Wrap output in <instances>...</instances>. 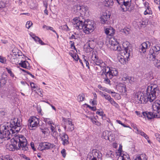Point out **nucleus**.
<instances>
[{
    "label": "nucleus",
    "instance_id": "obj_47",
    "mask_svg": "<svg viewBox=\"0 0 160 160\" xmlns=\"http://www.w3.org/2000/svg\"><path fill=\"white\" fill-rule=\"evenodd\" d=\"M98 87L102 91H105L107 92H108V90L106 88H103L101 85H98Z\"/></svg>",
    "mask_w": 160,
    "mask_h": 160
},
{
    "label": "nucleus",
    "instance_id": "obj_18",
    "mask_svg": "<svg viewBox=\"0 0 160 160\" xmlns=\"http://www.w3.org/2000/svg\"><path fill=\"white\" fill-rule=\"evenodd\" d=\"M106 34L108 36H112L114 33V30L111 27L106 28L105 30Z\"/></svg>",
    "mask_w": 160,
    "mask_h": 160
},
{
    "label": "nucleus",
    "instance_id": "obj_62",
    "mask_svg": "<svg viewBox=\"0 0 160 160\" xmlns=\"http://www.w3.org/2000/svg\"><path fill=\"white\" fill-rule=\"evenodd\" d=\"M31 146L32 148L35 151V148H34V144L33 142H31L30 143Z\"/></svg>",
    "mask_w": 160,
    "mask_h": 160
},
{
    "label": "nucleus",
    "instance_id": "obj_35",
    "mask_svg": "<svg viewBox=\"0 0 160 160\" xmlns=\"http://www.w3.org/2000/svg\"><path fill=\"white\" fill-rule=\"evenodd\" d=\"M108 133L107 131H105L103 132L102 133V136L103 138L106 140H108L110 141V138L108 135H107V134Z\"/></svg>",
    "mask_w": 160,
    "mask_h": 160
},
{
    "label": "nucleus",
    "instance_id": "obj_64",
    "mask_svg": "<svg viewBox=\"0 0 160 160\" xmlns=\"http://www.w3.org/2000/svg\"><path fill=\"white\" fill-rule=\"evenodd\" d=\"M154 2L157 5L160 4V0H154Z\"/></svg>",
    "mask_w": 160,
    "mask_h": 160
},
{
    "label": "nucleus",
    "instance_id": "obj_42",
    "mask_svg": "<svg viewBox=\"0 0 160 160\" xmlns=\"http://www.w3.org/2000/svg\"><path fill=\"white\" fill-rule=\"evenodd\" d=\"M51 134L55 138H57L58 136V133L56 131V130L51 132Z\"/></svg>",
    "mask_w": 160,
    "mask_h": 160
},
{
    "label": "nucleus",
    "instance_id": "obj_37",
    "mask_svg": "<svg viewBox=\"0 0 160 160\" xmlns=\"http://www.w3.org/2000/svg\"><path fill=\"white\" fill-rule=\"evenodd\" d=\"M155 117V112H148L147 118L148 119H151Z\"/></svg>",
    "mask_w": 160,
    "mask_h": 160
},
{
    "label": "nucleus",
    "instance_id": "obj_29",
    "mask_svg": "<svg viewBox=\"0 0 160 160\" xmlns=\"http://www.w3.org/2000/svg\"><path fill=\"white\" fill-rule=\"evenodd\" d=\"M32 38L34 39L35 41L36 42H38L39 43H40L41 45H45V43L43 42L42 41L41 39L38 38V37L35 36L34 38L33 37Z\"/></svg>",
    "mask_w": 160,
    "mask_h": 160
},
{
    "label": "nucleus",
    "instance_id": "obj_10",
    "mask_svg": "<svg viewBox=\"0 0 160 160\" xmlns=\"http://www.w3.org/2000/svg\"><path fill=\"white\" fill-rule=\"evenodd\" d=\"M21 125L20 119H15L11 121L10 127L11 128L14 130L15 132H18L20 130V127Z\"/></svg>",
    "mask_w": 160,
    "mask_h": 160
},
{
    "label": "nucleus",
    "instance_id": "obj_26",
    "mask_svg": "<svg viewBox=\"0 0 160 160\" xmlns=\"http://www.w3.org/2000/svg\"><path fill=\"white\" fill-rule=\"evenodd\" d=\"M99 92V94L101 96L104 97L108 101H109L111 98V96L107 93H104L101 91H100Z\"/></svg>",
    "mask_w": 160,
    "mask_h": 160
},
{
    "label": "nucleus",
    "instance_id": "obj_63",
    "mask_svg": "<svg viewBox=\"0 0 160 160\" xmlns=\"http://www.w3.org/2000/svg\"><path fill=\"white\" fill-rule=\"evenodd\" d=\"M22 157L24 158H25L27 160H30V159L26 156L25 155L22 154Z\"/></svg>",
    "mask_w": 160,
    "mask_h": 160
},
{
    "label": "nucleus",
    "instance_id": "obj_1",
    "mask_svg": "<svg viewBox=\"0 0 160 160\" xmlns=\"http://www.w3.org/2000/svg\"><path fill=\"white\" fill-rule=\"evenodd\" d=\"M129 44L128 42H125L122 44V48L119 46L117 40L114 38H111L109 42V48L110 49L113 51H118L121 52V56L119 57L118 59L119 62L122 64L126 63V59L128 61V59L132 53V49L130 46H128Z\"/></svg>",
    "mask_w": 160,
    "mask_h": 160
},
{
    "label": "nucleus",
    "instance_id": "obj_50",
    "mask_svg": "<svg viewBox=\"0 0 160 160\" xmlns=\"http://www.w3.org/2000/svg\"><path fill=\"white\" fill-rule=\"evenodd\" d=\"M0 62L5 63L6 62V59L5 58L0 56Z\"/></svg>",
    "mask_w": 160,
    "mask_h": 160
},
{
    "label": "nucleus",
    "instance_id": "obj_36",
    "mask_svg": "<svg viewBox=\"0 0 160 160\" xmlns=\"http://www.w3.org/2000/svg\"><path fill=\"white\" fill-rule=\"evenodd\" d=\"M96 114L101 116V118L102 120H104L105 119V115L104 114L103 112L97 111L96 112Z\"/></svg>",
    "mask_w": 160,
    "mask_h": 160
},
{
    "label": "nucleus",
    "instance_id": "obj_14",
    "mask_svg": "<svg viewBox=\"0 0 160 160\" xmlns=\"http://www.w3.org/2000/svg\"><path fill=\"white\" fill-rule=\"evenodd\" d=\"M110 15L108 14L107 12H103L101 17V23L103 24L105 23L110 18Z\"/></svg>",
    "mask_w": 160,
    "mask_h": 160
},
{
    "label": "nucleus",
    "instance_id": "obj_43",
    "mask_svg": "<svg viewBox=\"0 0 160 160\" xmlns=\"http://www.w3.org/2000/svg\"><path fill=\"white\" fill-rule=\"evenodd\" d=\"M32 25V23L31 21H28L26 25V28L29 29Z\"/></svg>",
    "mask_w": 160,
    "mask_h": 160
},
{
    "label": "nucleus",
    "instance_id": "obj_48",
    "mask_svg": "<svg viewBox=\"0 0 160 160\" xmlns=\"http://www.w3.org/2000/svg\"><path fill=\"white\" fill-rule=\"evenodd\" d=\"M6 83V81L5 79L1 78L0 79V86L1 87L2 86Z\"/></svg>",
    "mask_w": 160,
    "mask_h": 160
},
{
    "label": "nucleus",
    "instance_id": "obj_51",
    "mask_svg": "<svg viewBox=\"0 0 160 160\" xmlns=\"http://www.w3.org/2000/svg\"><path fill=\"white\" fill-rule=\"evenodd\" d=\"M1 115L3 116L7 114V112L5 110H2L0 111Z\"/></svg>",
    "mask_w": 160,
    "mask_h": 160
},
{
    "label": "nucleus",
    "instance_id": "obj_3",
    "mask_svg": "<svg viewBox=\"0 0 160 160\" xmlns=\"http://www.w3.org/2000/svg\"><path fill=\"white\" fill-rule=\"evenodd\" d=\"M91 60L90 63L94 65L99 66L101 68H105L104 70H103L102 74L103 73L105 76L109 78H112L114 76H116L118 75V72L115 68H110L104 62L100 59H99L97 55V52L93 51L92 52Z\"/></svg>",
    "mask_w": 160,
    "mask_h": 160
},
{
    "label": "nucleus",
    "instance_id": "obj_56",
    "mask_svg": "<svg viewBox=\"0 0 160 160\" xmlns=\"http://www.w3.org/2000/svg\"><path fill=\"white\" fill-rule=\"evenodd\" d=\"M88 46L87 47V49L88 50L89 52H90L93 49V48L91 46H90V43H89L88 44Z\"/></svg>",
    "mask_w": 160,
    "mask_h": 160
},
{
    "label": "nucleus",
    "instance_id": "obj_58",
    "mask_svg": "<svg viewBox=\"0 0 160 160\" xmlns=\"http://www.w3.org/2000/svg\"><path fill=\"white\" fill-rule=\"evenodd\" d=\"M120 88H121V89L122 90V92H125L126 91V87L125 85H122V86H121Z\"/></svg>",
    "mask_w": 160,
    "mask_h": 160
},
{
    "label": "nucleus",
    "instance_id": "obj_44",
    "mask_svg": "<svg viewBox=\"0 0 160 160\" xmlns=\"http://www.w3.org/2000/svg\"><path fill=\"white\" fill-rule=\"evenodd\" d=\"M155 64L158 68H160V60H155Z\"/></svg>",
    "mask_w": 160,
    "mask_h": 160
},
{
    "label": "nucleus",
    "instance_id": "obj_13",
    "mask_svg": "<svg viewBox=\"0 0 160 160\" xmlns=\"http://www.w3.org/2000/svg\"><path fill=\"white\" fill-rule=\"evenodd\" d=\"M59 136L60 137L62 142V144L63 145L65 146L69 143L68 136L65 133H60L59 134Z\"/></svg>",
    "mask_w": 160,
    "mask_h": 160
},
{
    "label": "nucleus",
    "instance_id": "obj_38",
    "mask_svg": "<svg viewBox=\"0 0 160 160\" xmlns=\"http://www.w3.org/2000/svg\"><path fill=\"white\" fill-rule=\"evenodd\" d=\"M63 121L64 122H68V125L72 124V120L71 119L69 118L66 119L63 118Z\"/></svg>",
    "mask_w": 160,
    "mask_h": 160
},
{
    "label": "nucleus",
    "instance_id": "obj_5",
    "mask_svg": "<svg viewBox=\"0 0 160 160\" xmlns=\"http://www.w3.org/2000/svg\"><path fill=\"white\" fill-rule=\"evenodd\" d=\"M15 133L14 130L12 129L5 126H0V139H4V140L10 139L12 134Z\"/></svg>",
    "mask_w": 160,
    "mask_h": 160
},
{
    "label": "nucleus",
    "instance_id": "obj_49",
    "mask_svg": "<svg viewBox=\"0 0 160 160\" xmlns=\"http://www.w3.org/2000/svg\"><path fill=\"white\" fill-rule=\"evenodd\" d=\"M74 126L73 124L69 125L68 127V130L70 131H72L74 130Z\"/></svg>",
    "mask_w": 160,
    "mask_h": 160
},
{
    "label": "nucleus",
    "instance_id": "obj_27",
    "mask_svg": "<svg viewBox=\"0 0 160 160\" xmlns=\"http://www.w3.org/2000/svg\"><path fill=\"white\" fill-rule=\"evenodd\" d=\"M152 108L153 110L155 111H160V104L158 103H155L152 106Z\"/></svg>",
    "mask_w": 160,
    "mask_h": 160
},
{
    "label": "nucleus",
    "instance_id": "obj_31",
    "mask_svg": "<svg viewBox=\"0 0 160 160\" xmlns=\"http://www.w3.org/2000/svg\"><path fill=\"white\" fill-rule=\"evenodd\" d=\"M129 7L126 6V5L123 4L121 7L120 10L122 12H126L129 9Z\"/></svg>",
    "mask_w": 160,
    "mask_h": 160
},
{
    "label": "nucleus",
    "instance_id": "obj_30",
    "mask_svg": "<svg viewBox=\"0 0 160 160\" xmlns=\"http://www.w3.org/2000/svg\"><path fill=\"white\" fill-rule=\"evenodd\" d=\"M0 160H13L9 155H7L6 156L0 157Z\"/></svg>",
    "mask_w": 160,
    "mask_h": 160
},
{
    "label": "nucleus",
    "instance_id": "obj_32",
    "mask_svg": "<svg viewBox=\"0 0 160 160\" xmlns=\"http://www.w3.org/2000/svg\"><path fill=\"white\" fill-rule=\"evenodd\" d=\"M152 13V12L151 10V9L150 7H147V9L144 12V14L145 15H146L147 14H151Z\"/></svg>",
    "mask_w": 160,
    "mask_h": 160
},
{
    "label": "nucleus",
    "instance_id": "obj_11",
    "mask_svg": "<svg viewBox=\"0 0 160 160\" xmlns=\"http://www.w3.org/2000/svg\"><path fill=\"white\" fill-rule=\"evenodd\" d=\"M54 147L55 145L53 144L48 142H43L39 144L38 146V149L40 151H42L43 150L52 149Z\"/></svg>",
    "mask_w": 160,
    "mask_h": 160
},
{
    "label": "nucleus",
    "instance_id": "obj_54",
    "mask_svg": "<svg viewBox=\"0 0 160 160\" xmlns=\"http://www.w3.org/2000/svg\"><path fill=\"white\" fill-rule=\"evenodd\" d=\"M155 136L156 137L158 141L160 142V135L158 133H156L155 134Z\"/></svg>",
    "mask_w": 160,
    "mask_h": 160
},
{
    "label": "nucleus",
    "instance_id": "obj_45",
    "mask_svg": "<svg viewBox=\"0 0 160 160\" xmlns=\"http://www.w3.org/2000/svg\"><path fill=\"white\" fill-rule=\"evenodd\" d=\"M105 79L104 80V82L106 84H110V81L109 79L112 78H109L106 76V78H104Z\"/></svg>",
    "mask_w": 160,
    "mask_h": 160
},
{
    "label": "nucleus",
    "instance_id": "obj_19",
    "mask_svg": "<svg viewBox=\"0 0 160 160\" xmlns=\"http://www.w3.org/2000/svg\"><path fill=\"white\" fill-rule=\"evenodd\" d=\"M87 118L89 119L92 123L94 124L97 125L98 126H100L101 125V123L98 122L97 119L94 117H89L88 116H86Z\"/></svg>",
    "mask_w": 160,
    "mask_h": 160
},
{
    "label": "nucleus",
    "instance_id": "obj_33",
    "mask_svg": "<svg viewBox=\"0 0 160 160\" xmlns=\"http://www.w3.org/2000/svg\"><path fill=\"white\" fill-rule=\"evenodd\" d=\"M43 119L44 121L46 124H48L49 125H51V124H53V123L52 120L50 118H44Z\"/></svg>",
    "mask_w": 160,
    "mask_h": 160
},
{
    "label": "nucleus",
    "instance_id": "obj_53",
    "mask_svg": "<svg viewBox=\"0 0 160 160\" xmlns=\"http://www.w3.org/2000/svg\"><path fill=\"white\" fill-rule=\"evenodd\" d=\"M155 118H160V111L156 112H155Z\"/></svg>",
    "mask_w": 160,
    "mask_h": 160
},
{
    "label": "nucleus",
    "instance_id": "obj_34",
    "mask_svg": "<svg viewBox=\"0 0 160 160\" xmlns=\"http://www.w3.org/2000/svg\"><path fill=\"white\" fill-rule=\"evenodd\" d=\"M121 31L126 35L129 34L130 32V30L128 28H124L121 30Z\"/></svg>",
    "mask_w": 160,
    "mask_h": 160
},
{
    "label": "nucleus",
    "instance_id": "obj_17",
    "mask_svg": "<svg viewBox=\"0 0 160 160\" xmlns=\"http://www.w3.org/2000/svg\"><path fill=\"white\" fill-rule=\"evenodd\" d=\"M134 129L135 131V132L138 134H140L144 137L146 139H149V137L145 133L141 130L138 129L136 127H134Z\"/></svg>",
    "mask_w": 160,
    "mask_h": 160
},
{
    "label": "nucleus",
    "instance_id": "obj_2",
    "mask_svg": "<svg viewBox=\"0 0 160 160\" xmlns=\"http://www.w3.org/2000/svg\"><path fill=\"white\" fill-rule=\"evenodd\" d=\"M160 93L159 88L157 85L151 84L148 86L146 91V94L143 93L135 95L136 99H139V102L141 103H146L148 101L153 102Z\"/></svg>",
    "mask_w": 160,
    "mask_h": 160
},
{
    "label": "nucleus",
    "instance_id": "obj_23",
    "mask_svg": "<svg viewBox=\"0 0 160 160\" xmlns=\"http://www.w3.org/2000/svg\"><path fill=\"white\" fill-rule=\"evenodd\" d=\"M134 160H147V158L145 154H142L137 155Z\"/></svg>",
    "mask_w": 160,
    "mask_h": 160
},
{
    "label": "nucleus",
    "instance_id": "obj_41",
    "mask_svg": "<svg viewBox=\"0 0 160 160\" xmlns=\"http://www.w3.org/2000/svg\"><path fill=\"white\" fill-rule=\"evenodd\" d=\"M6 69L8 72L10 74V76L12 78H14V75L13 73L12 72L11 70L10 69H9L8 68H6Z\"/></svg>",
    "mask_w": 160,
    "mask_h": 160
},
{
    "label": "nucleus",
    "instance_id": "obj_15",
    "mask_svg": "<svg viewBox=\"0 0 160 160\" xmlns=\"http://www.w3.org/2000/svg\"><path fill=\"white\" fill-rule=\"evenodd\" d=\"M151 45L149 42H146L142 43L141 46L140 47V50H141V52L144 53L146 52V49L150 47Z\"/></svg>",
    "mask_w": 160,
    "mask_h": 160
},
{
    "label": "nucleus",
    "instance_id": "obj_52",
    "mask_svg": "<svg viewBox=\"0 0 160 160\" xmlns=\"http://www.w3.org/2000/svg\"><path fill=\"white\" fill-rule=\"evenodd\" d=\"M5 5L4 3L3 2H0V10L5 8Z\"/></svg>",
    "mask_w": 160,
    "mask_h": 160
},
{
    "label": "nucleus",
    "instance_id": "obj_12",
    "mask_svg": "<svg viewBox=\"0 0 160 160\" xmlns=\"http://www.w3.org/2000/svg\"><path fill=\"white\" fill-rule=\"evenodd\" d=\"M88 156H89L90 158L92 160H96L97 158H100L101 156L99 154V151L97 149H93L92 152L90 153L89 154Z\"/></svg>",
    "mask_w": 160,
    "mask_h": 160
},
{
    "label": "nucleus",
    "instance_id": "obj_40",
    "mask_svg": "<svg viewBox=\"0 0 160 160\" xmlns=\"http://www.w3.org/2000/svg\"><path fill=\"white\" fill-rule=\"evenodd\" d=\"M106 156L107 157H111L112 158H113L114 155L113 154V152L111 151H110L108 152L106 154Z\"/></svg>",
    "mask_w": 160,
    "mask_h": 160
},
{
    "label": "nucleus",
    "instance_id": "obj_22",
    "mask_svg": "<svg viewBox=\"0 0 160 160\" xmlns=\"http://www.w3.org/2000/svg\"><path fill=\"white\" fill-rule=\"evenodd\" d=\"M151 50H152L155 53L158 54L160 51V44H157L150 49Z\"/></svg>",
    "mask_w": 160,
    "mask_h": 160
},
{
    "label": "nucleus",
    "instance_id": "obj_20",
    "mask_svg": "<svg viewBox=\"0 0 160 160\" xmlns=\"http://www.w3.org/2000/svg\"><path fill=\"white\" fill-rule=\"evenodd\" d=\"M19 64L22 68H28L29 67V64L27 61H21Z\"/></svg>",
    "mask_w": 160,
    "mask_h": 160
},
{
    "label": "nucleus",
    "instance_id": "obj_16",
    "mask_svg": "<svg viewBox=\"0 0 160 160\" xmlns=\"http://www.w3.org/2000/svg\"><path fill=\"white\" fill-rule=\"evenodd\" d=\"M158 54L150 49L149 53L147 56L148 58L150 61L155 60Z\"/></svg>",
    "mask_w": 160,
    "mask_h": 160
},
{
    "label": "nucleus",
    "instance_id": "obj_4",
    "mask_svg": "<svg viewBox=\"0 0 160 160\" xmlns=\"http://www.w3.org/2000/svg\"><path fill=\"white\" fill-rule=\"evenodd\" d=\"M7 148L10 151L19 149L27 151L28 150L27 140L22 135H17L11 139V144L7 146Z\"/></svg>",
    "mask_w": 160,
    "mask_h": 160
},
{
    "label": "nucleus",
    "instance_id": "obj_46",
    "mask_svg": "<svg viewBox=\"0 0 160 160\" xmlns=\"http://www.w3.org/2000/svg\"><path fill=\"white\" fill-rule=\"evenodd\" d=\"M50 126V128L51 132L53 131L54 130H56L55 128V125L54 123H53V124H51V125H49Z\"/></svg>",
    "mask_w": 160,
    "mask_h": 160
},
{
    "label": "nucleus",
    "instance_id": "obj_25",
    "mask_svg": "<svg viewBox=\"0 0 160 160\" xmlns=\"http://www.w3.org/2000/svg\"><path fill=\"white\" fill-rule=\"evenodd\" d=\"M122 79L124 81H128L129 82L131 83L134 81V78L133 77H130L128 76L125 75L123 76Z\"/></svg>",
    "mask_w": 160,
    "mask_h": 160
},
{
    "label": "nucleus",
    "instance_id": "obj_21",
    "mask_svg": "<svg viewBox=\"0 0 160 160\" xmlns=\"http://www.w3.org/2000/svg\"><path fill=\"white\" fill-rule=\"evenodd\" d=\"M119 4H123L126 5L128 7H130L131 5V0H116Z\"/></svg>",
    "mask_w": 160,
    "mask_h": 160
},
{
    "label": "nucleus",
    "instance_id": "obj_9",
    "mask_svg": "<svg viewBox=\"0 0 160 160\" xmlns=\"http://www.w3.org/2000/svg\"><path fill=\"white\" fill-rule=\"evenodd\" d=\"M39 121L36 117H31L28 120V127L31 130L35 129L39 124Z\"/></svg>",
    "mask_w": 160,
    "mask_h": 160
},
{
    "label": "nucleus",
    "instance_id": "obj_6",
    "mask_svg": "<svg viewBox=\"0 0 160 160\" xmlns=\"http://www.w3.org/2000/svg\"><path fill=\"white\" fill-rule=\"evenodd\" d=\"M74 27L77 30L83 29L84 28L86 20L83 18L81 17H76L73 19Z\"/></svg>",
    "mask_w": 160,
    "mask_h": 160
},
{
    "label": "nucleus",
    "instance_id": "obj_28",
    "mask_svg": "<svg viewBox=\"0 0 160 160\" xmlns=\"http://www.w3.org/2000/svg\"><path fill=\"white\" fill-rule=\"evenodd\" d=\"M77 100L79 102L84 101L85 100L84 94L83 93L80 94L78 97Z\"/></svg>",
    "mask_w": 160,
    "mask_h": 160
},
{
    "label": "nucleus",
    "instance_id": "obj_61",
    "mask_svg": "<svg viewBox=\"0 0 160 160\" xmlns=\"http://www.w3.org/2000/svg\"><path fill=\"white\" fill-rule=\"evenodd\" d=\"M109 101L110 102V103L112 105L113 103H114L115 102L113 99L112 98H110V99L109 100Z\"/></svg>",
    "mask_w": 160,
    "mask_h": 160
},
{
    "label": "nucleus",
    "instance_id": "obj_57",
    "mask_svg": "<svg viewBox=\"0 0 160 160\" xmlns=\"http://www.w3.org/2000/svg\"><path fill=\"white\" fill-rule=\"evenodd\" d=\"M63 28L64 30H66L67 31H69L70 30L67 25L66 24H65L63 26Z\"/></svg>",
    "mask_w": 160,
    "mask_h": 160
},
{
    "label": "nucleus",
    "instance_id": "obj_8",
    "mask_svg": "<svg viewBox=\"0 0 160 160\" xmlns=\"http://www.w3.org/2000/svg\"><path fill=\"white\" fill-rule=\"evenodd\" d=\"M83 32L86 34H89L94 29V25L93 22L92 20H87L86 21Z\"/></svg>",
    "mask_w": 160,
    "mask_h": 160
},
{
    "label": "nucleus",
    "instance_id": "obj_60",
    "mask_svg": "<svg viewBox=\"0 0 160 160\" xmlns=\"http://www.w3.org/2000/svg\"><path fill=\"white\" fill-rule=\"evenodd\" d=\"M73 58L75 60H76V61H78V59H79V57H78V55L76 53L74 55V56L73 57Z\"/></svg>",
    "mask_w": 160,
    "mask_h": 160
},
{
    "label": "nucleus",
    "instance_id": "obj_55",
    "mask_svg": "<svg viewBox=\"0 0 160 160\" xmlns=\"http://www.w3.org/2000/svg\"><path fill=\"white\" fill-rule=\"evenodd\" d=\"M61 153H62V156L65 158L66 156V150L64 149H63L61 151Z\"/></svg>",
    "mask_w": 160,
    "mask_h": 160
},
{
    "label": "nucleus",
    "instance_id": "obj_39",
    "mask_svg": "<svg viewBox=\"0 0 160 160\" xmlns=\"http://www.w3.org/2000/svg\"><path fill=\"white\" fill-rule=\"evenodd\" d=\"M107 6H109L113 5V0H105Z\"/></svg>",
    "mask_w": 160,
    "mask_h": 160
},
{
    "label": "nucleus",
    "instance_id": "obj_59",
    "mask_svg": "<svg viewBox=\"0 0 160 160\" xmlns=\"http://www.w3.org/2000/svg\"><path fill=\"white\" fill-rule=\"evenodd\" d=\"M47 30H50L52 31L53 32L55 33H57L56 31L53 29V28L52 27H50V26H48V27H47Z\"/></svg>",
    "mask_w": 160,
    "mask_h": 160
},
{
    "label": "nucleus",
    "instance_id": "obj_24",
    "mask_svg": "<svg viewBox=\"0 0 160 160\" xmlns=\"http://www.w3.org/2000/svg\"><path fill=\"white\" fill-rule=\"evenodd\" d=\"M119 151V150L118 151ZM118 155H119L120 157L122 160H130L129 158V156L128 155H123L122 156V154L121 152H119L117 154Z\"/></svg>",
    "mask_w": 160,
    "mask_h": 160
},
{
    "label": "nucleus",
    "instance_id": "obj_7",
    "mask_svg": "<svg viewBox=\"0 0 160 160\" xmlns=\"http://www.w3.org/2000/svg\"><path fill=\"white\" fill-rule=\"evenodd\" d=\"M88 8L87 7L83 6L77 5L74 8V13L75 14L78 16H80L83 18V16H85L87 13H88Z\"/></svg>",
    "mask_w": 160,
    "mask_h": 160
}]
</instances>
